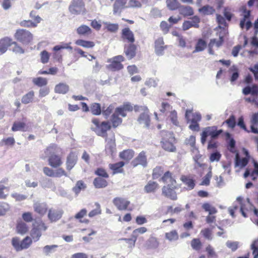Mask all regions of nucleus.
Wrapping results in <instances>:
<instances>
[{
	"label": "nucleus",
	"mask_w": 258,
	"mask_h": 258,
	"mask_svg": "<svg viewBox=\"0 0 258 258\" xmlns=\"http://www.w3.org/2000/svg\"><path fill=\"white\" fill-rule=\"evenodd\" d=\"M165 238L169 241H176L179 238L178 233L176 230H172L165 234Z\"/></svg>",
	"instance_id": "obj_48"
},
{
	"label": "nucleus",
	"mask_w": 258,
	"mask_h": 258,
	"mask_svg": "<svg viewBox=\"0 0 258 258\" xmlns=\"http://www.w3.org/2000/svg\"><path fill=\"white\" fill-rule=\"evenodd\" d=\"M16 41L23 45H28L33 40V35L30 31L25 29H18L14 34Z\"/></svg>",
	"instance_id": "obj_6"
},
{
	"label": "nucleus",
	"mask_w": 258,
	"mask_h": 258,
	"mask_svg": "<svg viewBox=\"0 0 258 258\" xmlns=\"http://www.w3.org/2000/svg\"><path fill=\"white\" fill-rule=\"evenodd\" d=\"M167 46L164 45L163 38L160 37L156 39L155 41V50L157 55H162L164 50Z\"/></svg>",
	"instance_id": "obj_24"
},
{
	"label": "nucleus",
	"mask_w": 258,
	"mask_h": 258,
	"mask_svg": "<svg viewBox=\"0 0 258 258\" xmlns=\"http://www.w3.org/2000/svg\"><path fill=\"white\" fill-rule=\"evenodd\" d=\"M120 37L123 42L129 44L134 43L135 37L133 32L128 27H125L121 30Z\"/></svg>",
	"instance_id": "obj_15"
},
{
	"label": "nucleus",
	"mask_w": 258,
	"mask_h": 258,
	"mask_svg": "<svg viewBox=\"0 0 258 258\" xmlns=\"http://www.w3.org/2000/svg\"><path fill=\"white\" fill-rule=\"evenodd\" d=\"M63 211L58 207H51L48 209L47 218L51 222H55L62 217Z\"/></svg>",
	"instance_id": "obj_13"
},
{
	"label": "nucleus",
	"mask_w": 258,
	"mask_h": 258,
	"mask_svg": "<svg viewBox=\"0 0 258 258\" xmlns=\"http://www.w3.org/2000/svg\"><path fill=\"white\" fill-rule=\"evenodd\" d=\"M125 162L120 161L114 163H110L108 165L109 169L112 171V174L115 175L124 172L123 166Z\"/></svg>",
	"instance_id": "obj_22"
},
{
	"label": "nucleus",
	"mask_w": 258,
	"mask_h": 258,
	"mask_svg": "<svg viewBox=\"0 0 258 258\" xmlns=\"http://www.w3.org/2000/svg\"><path fill=\"white\" fill-rule=\"evenodd\" d=\"M116 145L114 140H111L108 141L105 146V152L107 154L113 155L116 149Z\"/></svg>",
	"instance_id": "obj_45"
},
{
	"label": "nucleus",
	"mask_w": 258,
	"mask_h": 258,
	"mask_svg": "<svg viewBox=\"0 0 258 258\" xmlns=\"http://www.w3.org/2000/svg\"><path fill=\"white\" fill-rule=\"evenodd\" d=\"M77 32L80 35H85L91 34L92 30L89 26L82 25L77 28Z\"/></svg>",
	"instance_id": "obj_50"
},
{
	"label": "nucleus",
	"mask_w": 258,
	"mask_h": 258,
	"mask_svg": "<svg viewBox=\"0 0 258 258\" xmlns=\"http://www.w3.org/2000/svg\"><path fill=\"white\" fill-rule=\"evenodd\" d=\"M228 72L231 74L230 78L231 82H233L237 80L239 76V70L237 67L235 66H232L228 70Z\"/></svg>",
	"instance_id": "obj_43"
},
{
	"label": "nucleus",
	"mask_w": 258,
	"mask_h": 258,
	"mask_svg": "<svg viewBox=\"0 0 258 258\" xmlns=\"http://www.w3.org/2000/svg\"><path fill=\"white\" fill-rule=\"evenodd\" d=\"M161 180L164 183H170L162 187V195L172 201L176 200L177 196L175 190L178 188V186L172 173L169 171H166L161 176Z\"/></svg>",
	"instance_id": "obj_2"
},
{
	"label": "nucleus",
	"mask_w": 258,
	"mask_h": 258,
	"mask_svg": "<svg viewBox=\"0 0 258 258\" xmlns=\"http://www.w3.org/2000/svg\"><path fill=\"white\" fill-rule=\"evenodd\" d=\"M164 169L161 166H157L153 170L152 178L153 179H157L162 175H163Z\"/></svg>",
	"instance_id": "obj_52"
},
{
	"label": "nucleus",
	"mask_w": 258,
	"mask_h": 258,
	"mask_svg": "<svg viewBox=\"0 0 258 258\" xmlns=\"http://www.w3.org/2000/svg\"><path fill=\"white\" fill-rule=\"evenodd\" d=\"M37 19H38L37 18ZM33 22L32 20H24L19 23V25L22 27L25 28H35L38 26V21Z\"/></svg>",
	"instance_id": "obj_41"
},
{
	"label": "nucleus",
	"mask_w": 258,
	"mask_h": 258,
	"mask_svg": "<svg viewBox=\"0 0 258 258\" xmlns=\"http://www.w3.org/2000/svg\"><path fill=\"white\" fill-rule=\"evenodd\" d=\"M127 0H115L113 5V12L114 14H120L126 6Z\"/></svg>",
	"instance_id": "obj_25"
},
{
	"label": "nucleus",
	"mask_w": 258,
	"mask_h": 258,
	"mask_svg": "<svg viewBox=\"0 0 258 258\" xmlns=\"http://www.w3.org/2000/svg\"><path fill=\"white\" fill-rule=\"evenodd\" d=\"M159 184L152 180H150L144 187V190L146 193H155L159 188Z\"/></svg>",
	"instance_id": "obj_31"
},
{
	"label": "nucleus",
	"mask_w": 258,
	"mask_h": 258,
	"mask_svg": "<svg viewBox=\"0 0 258 258\" xmlns=\"http://www.w3.org/2000/svg\"><path fill=\"white\" fill-rule=\"evenodd\" d=\"M29 127L24 121H15L14 122L11 130L12 132H16L18 131L26 132L29 130Z\"/></svg>",
	"instance_id": "obj_26"
},
{
	"label": "nucleus",
	"mask_w": 258,
	"mask_h": 258,
	"mask_svg": "<svg viewBox=\"0 0 258 258\" xmlns=\"http://www.w3.org/2000/svg\"><path fill=\"white\" fill-rule=\"evenodd\" d=\"M253 258H258V239L254 240L251 245Z\"/></svg>",
	"instance_id": "obj_64"
},
{
	"label": "nucleus",
	"mask_w": 258,
	"mask_h": 258,
	"mask_svg": "<svg viewBox=\"0 0 258 258\" xmlns=\"http://www.w3.org/2000/svg\"><path fill=\"white\" fill-rule=\"evenodd\" d=\"M250 15V11L247 10L246 8L243 9V18L240 20V26L242 29H243L245 25V23L247 19H248Z\"/></svg>",
	"instance_id": "obj_57"
},
{
	"label": "nucleus",
	"mask_w": 258,
	"mask_h": 258,
	"mask_svg": "<svg viewBox=\"0 0 258 258\" xmlns=\"http://www.w3.org/2000/svg\"><path fill=\"white\" fill-rule=\"evenodd\" d=\"M113 205L119 211H132L130 207V202L126 199L122 197H116L112 201Z\"/></svg>",
	"instance_id": "obj_14"
},
{
	"label": "nucleus",
	"mask_w": 258,
	"mask_h": 258,
	"mask_svg": "<svg viewBox=\"0 0 258 258\" xmlns=\"http://www.w3.org/2000/svg\"><path fill=\"white\" fill-rule=\"evenodd\" d=\"M242 93L244 95L250 94L252 96H258V85L253 84L251 87L246 86L242 89Z\"/></svg>",
	"instance_id": "obj_32"
},
{
	"label": "nucleus",
	"mask_w": 258,
	"mask_h": 258,
	"mask_svg": "<svg viewBox=\"0 0 258 258\" xmlns=\"http://www.w3.org/2000/svg\"><path fill=\"white\" fill-rule=\"evenodd\" d=\"M10 209L9 204L6 202H0V216L5 215Z\"/></svg>",
	"instance_id": "obj_62"
},
{
	"label": "nucleus",
	"mask_w": 258,
	"mask_h": 258,
	"mask_svg": "<svg viewBox=\"0 0 258 258\" xmlns=\"http://www.w3.org/2000/svg\"><path fill=\"white\" fill-rule=\"evenodd\" d=\"M160 136L161 145L164 150L170 152L176 151V147L174 145L175 139L172 133L163 130L160 132Z\"/></svg>",
	"instance_id": "obj_3"
},
{
	"label": "nucleus",
	"mask_w": 258,
	"mask_h": 258,
	"mask_svg": "<svg viewBox=\"0 0 258 258\" xmlns=\"http://www.w3.org/2000/svg\"><path fill=\"white\" fill-rule=\"evenodd\" d=\"M137 121L139 124L143 125L145 127H149L150 124L151 119L149 115V110L146 109L139 116Z\"/></svg>",
	"instance_id": "obj_20"
},
{
	"label": "nucleus",
	"mask_w": 258,
	"mask_h": 258,
	"mask_svg": "<svg viewBox=\"0 0 258 258\" xmlns=\"http://www.w3.org/2000/svg\"><path fill=\"white\" fill-rule=\"evenodd\" d=\"M94 174L97 177L109 178V175L106 170L103 167H98L94 171Z\"/></svg>",
	"instance_id": "obj_56"
},
{
	"label": "nucleus",
	"mask_w": 258,
	"mask_h": 258,
	"mask_svg": "<svg viewBox=\"0 0 258 258\" xmlns=\"http://www.w3.org/2000/svg\"><path fill=\"white\" fill-rule=\"evenodd\" d=\"M137 46L134 43L125 45L123 52L127 58L129 60L134 58L137 54Z\"/></svg>",
	"instance_id": "obj_19"
},
{
	"label": "nucleus",
	"mask_w": 258,
	"mask_h": 258,
	"mask_svg": "<svg viewBox=\"0 0 258 258\" xmlns=\"http://www.w3.org/2000/svg\"><path fill=\"white\" fill-rule=\"evenodd\" d=\"M32 244V240L29 236H27L22 240L18 237L12 239V245L17 251H22L28 248Z\"/></svg>",
	"instance_id": "obj_10"
},
{
	"label": "nucleus",
	"mask_w": 258,
	"mask_h": 258,
	"mask_svg": "<svg viewBox=\"0 0 258 258\" xmlns=\"http://www.w3.org/2000/svg\"><path fill=\"white\" fill-rule=\"evenodd\" d=\"M8 179H6L0 182V199H6L9 195L10 187L2 184L6 183Z\"/></svg>",
	"instance_id": "obj_33"
},
{
	"label": "nucleus",
	"mask_w": 258,
	"mask_h": 258,
	"mask_svg": "<svg viewBox=\"0 0 258 258\" xmlns=\"http://www.w3.org/2000/svg\"><path fill=\"white\" fill-rule=\"evenodd\" d=\"M114 110V106L112 104L109 105L108 107L105 108L103 107L102 108V114L105 118L107 119L113 112Z\"/></svg>",
	"instance_id": "obj_55"
},
{
	"label": "nucleus",
	"mask_w": 258,
	"mask_h": 258,
	"mask_svg": "<svg viewBox=\"0 0 258 258\" xmlns=\"http://www.w3.org/2000/svg\"><path fill=\"white\" fill-rule=\"evenodd\" d=\"M190 245L193 249L199 251L202 247V243L199 238H194L190 242Z\"/></svg>",
	"instance_id": "obj_53"
},
{
	"label": "nucleus",
	"mask_w": 258,
	"mask_h": 258,
	"mask_svg": "<svg viewBox=\"0 0 258 258\" xmlns=\"http://www.w3.org/2000/svg\"><path fill=\"white\" fill-rule=\"evenodd\" d=\"M202 209L208 213V214H216L218 212L217 209L209 203H205L202 206Z\"/></svg>",
	"instance_id": "obj_46"
},
{
	"label": "nucleus",
	"mask_w": 258,
	"mask_h": 258,
	"mask_svg": "<svg viewBox=\"0 0 258 258\" xmlns=\"http://www.w3.org/2000/svg\"><path fill=\"white\" fill-rule=\"evenodd\" d=\"M69 90V86L66 83H60L54 88V91L58 94H66Z\"/></svg>",
	"instance_id": "obj_38"
},
{
	"label": "nucleus",
	"mask_w": 258,
	"mask_h": 258,
	"mask_svg": "<svg viewBox=\"0 0 258 258\" xmlns=\"http://www.w3.org/2000/svg\"><path fill=\"white\" fill-rule=\"evenodd\" d=\"M47 228V226L41 218L35 219L32 224L30 234L35 241H38L41 236V231H45Z\"/></svg>",
	"instance_id": "obj_7"
},
{
	"label": "nucleus",
	"mask_w": 258,
	"mask_h": 258,
	"mask_svg": "<svg viewBox=\"0 0 258 258\" xmlns=\"http://www.w3.org/2000/svg\"><path fill=\"white\" fill-rule=\"evenodd\" d=\"M87 211L85 209H82L78 213H77L75 216V218L76 219H78L79 222L82 223L88 224L90 221L87 219H83V218L87 215Z\"/></svg>",
	"instance_id": "obj_39"
},
{
	"label": "nucleus",
	"mask_w": 258,
	"mask_h": 258,
	"mask_svg": "<svg viewBox=\"0 0 258 258\" xmlns=\"http://www.w3.org/2000/svg\"><path fill=\"white\" fill-rule=\"evenodd\" d=\"M180 180L187 186L189 190L192 189L195 186V181L188 176L182 175Z\"/></svg>",
	"instance_id": "obj_36"
},
{
	"label": "nucleus",
	"mask_w": 258,
	"mask_h": 258,
	"mask_svg": "<svg viewBox=\"0 0 258 258\" xmlns=\"http://www.w3.org/2000/svg\"><path fill=\"white\" fill-rule=\"evenodd\" d=\"M16 231L17 233L23 235L28 232L29 226L24 221H18L16 224Z\"/></svg>",
	"instance_id": "obj_30"
},
{
	"label": "nucleus",
	"mask_w": 258,
	"mask_h": 258,
	"mask_svg": "<svg viewBox=\"0 0 258 258\" xmlns=\"http://www.w3.org/2000/svg\"><path fill=\"white\" fill-rule=\"evenodd\" d=\"M147 245L149 248H157L159 245V242L157 238L150 237L147 241Z\"/></svg>",
	"instance_id": "obj_63"
},
{
	"label": "nucleus",
	"mask_w": 258,
	"mask_h": 258,
	"mask_svg": "<svg viewBox=\"0 0 258 258\" xmlns=\"http://www.w3.org/2000/svg\"><path fill=\"white\" fill-rule=\"evenodd\" d=\"M133 107L130 103H125L122 105L115 108L114 112L116 113L119 116V115L122 117H125L126 116L127 112L132 111Z\"/></svg>",
	"instance_id": "obj_23"
},
{
	"label": "nucleus",
	"mask_w": 258,
	"mask_h": 258,
	"mask_svg": "<svg viewBox=\"0 0 258 258\" xmlns=\"http://www.w3.org/2000/svg\"><path fill=\"white\" fill-rule=\"evenodd\" d=\"M67 48L66 46H63L62 45H56L53 48V50L54 51H56L55 52L53 53V57L54 59H57L58 61H60L61 58L62 56L61 54L59 52H57V51Z\"/></svg>",
	"instance_id": "obj_54"
},
{
	"label": "nucleus",
	"mask_w": 258,
	"mask_h": 258,
	"mask_svg": "<svg viewBox=\"0 0 258 258\" xmlns=\"http://www.w3.org/2000/svg\"><path fill=\"white\" fill-rule=\"evenodd\" d=\"M90 111L94 115H99L101 114L102 108L100 104L93 103L90 105Z\"/></svg>",
	"instance_id": "obj_49"
},
{
	"label": "nucleus",
	"mask_w": 258,
	"mask_h": 258,
	"mask_svg": "<svg viewBox=\"0 0 258 258\" xmlns=\"http://www.w3.org/2000/svg\"><path fill=\"white\" fill-rule=\"evenodd\" d=\"M125 60V58L122 55L115 56L107 60L108 64L106 66V68L111 72H117L123 68V65L122 62Z\"/></svg>",
	"instance_id": "obj_9"
},
{
	"label": "nucleus",
	"mask_w": 258,
	"mask_h": 258,
	"mask_svg": "<svg viewBox=\"0 0 258 258\" xmlns=\"http://www.w3.org/2000/svg\"><path fill=\"white\" fill-rule=\"evenodd\" d=\"M75 43L79 46L85 48H92L95 46V43L93 41H86L83 39H78Z\"/></svg>",
	"instance_id": "obj_51"
},
{
	"label": "nucleus",
	"mask_w": 258,
	"mask_h": 258,
	"mask_svg": "<svg viewBox=\"0 0 258 258\" xmlns=\"http://www.w3.org/2000/svg\"><path fill=\"white\" fill-rule=\"evenodd\" d=\"M135 154V151L133 150L126 149L119 153V157L126 163H128L134 157Z\"/></svg>",
	"instance_id": "obj_27"
},
{
	"label": "nucleus",
	"mask_w": 258,
	"mask_h": 258,
	"mask_svg": "<svg viewBox=\"0 0 258 258\" xmlns=\"http://www.w3.org/2000/svg\"><path fill=\"white\" fill-rule=\"evenodd\" d=\"M34 96L35 93L34 91L31 90L29 91L22 96L21 99L22 103L27 104L32 102L33 101Z\"/></svg>",
	"instance_id": "obj_40"
},
{
	"label": "nucleus",
	"mask_w": 258,
	"mask_h": 258,
	"mask_svg": "<svg viewBox=\"0 0 258 258\" xmlns=\"http://www.w3.org/2000/svg\"><path fill=\"white\" fill-rule=\"evenodd\" d=\"M249 161V157L240 158L239 153H236L235 158V165L236 167L243 168L246 166Z\"/></svg>",
	"instance_id": "obj_34"
},
{
	"label": "nucleus",
	"mask_w": 258,
	"mask_h": 258,
	"mask_svg": "<svg viewBox=\"0 0 258 258\" xmlns=\"http://www.w3.org/2000/svg\"><path fill=\"white\" fill-rule=\"evenodd\" d=\"M200 22V18L197 16H194L191 18V21H185L183 23L182 29L185 31L191 27L198 28Z\"/></svg>",
	"instance_id": "obj_21"
},
{
	"label": "nucleus",
	"mask_w": 258,
	"mask_h": 258,
	"mask_svg": "<svg viewBox=\"0 0 258 258\" xmlns=\"http://www.w3.org/2000/svg\"><path fill=\"white\" fill-rule=\"evenodd\" d=\"M32 82L34 85L39 87L46 86L48 84L47 79L45 78L41 77L33 78L32 80Z\"/></svg>",
	"instance_id": "obj_42"
},
{
	"label": "nucleus",
	"mask_w": 258,
	"mask_h": 258,
	"mask_svg": "<svg viewBox=\"0 0 258 258\" xmlns=\"http://www.w3.org/2000/svg\"><path fill=\"white\" fill-rule=\"evenodd\" d=\"M166 4L168 9L171 11L178 10L181 5L177 0H166Z\"/></svg>",
	"instance_id": "obj_44"
},
{
	"label": "nucleus",
	"mask_w": 258,
	"mask_h": 258,
	"mask_svg": "<svg viewBox=\"0 0 258 258\" xmlns=\"http://www.w3.org/2000/svg\"><path fill=\"white\" fill-rule=\"evenodd\" d=\"M13 41V40L8 37H5L0 39V52L1 53L6 52L8 48L12 45Z\"/></svg>",
	"instance_id": "obj_28"
},
{
	"label": "nucleus",
	"mask_w": 258,
	"mask_h": 258,
	"mask_svg": "<svg viewBox=\"0 0 258 258\" xmlns=\"http://www.w3.org/2000/svg\"><path fill=\"white\" fill-rule=\"evenodd\" d=\"M44 174L48 177L59 178L62 176H68V174L63 168H59L53 170L48 167L45 166L43 168Z\"/></svg>",
	"instance_id": "obj_12"
},
{
	"label": "nucleus",
	"mask_w": 258,
	"mask_h": 258,
	"mask_svg": "<svg viewBox=\"0 0 258 258\" xmlns=\"http://www.w3.org/2000/svg\"><path fill=\"white\" fill-rule=\"evenodd\" d=\"M22 218L24 222L30 223L35 221L33 218V214L30 212L23 213L22 215Z\"/></svg>",
	"instance_id": "obj_61"
},
{
	"label": "nucleus",
	"mask_w": 258,
	"mask_h": 258,
	"mask_svg": "<svg viewBox=\"0 0 258 258\" xmlns=\"http://www.w3.org/2000/svg\"><path fill=\"white\" fill-rule=\"evenodd\" d=\"M55 149V146L52 145L48 147L45 151V154L49 153L47 159L48 165L54 169L62 168L61 166L63 163L62 157L60 155L53 152Z\"/></svg>",
	"instance_id": "obj_4"
},
{
	"label": "nucleus",
	"mask_w": 258,
	"mask_h": 258,
	"mask_svg": "<svg viewBox=\"0 0 258 258\" xmlns=\"http://www.w3.org/2000/svg\"><path fill=\"white\" fill-rule=\"evenodd\" d=\"M95 206L96 208L91 210L88 214V216L90 218L94 217L101 214L102 210L100 205L98 203H96Z\"/></svg>",
	"instance_id": "obj_60"
},
{
	"label": "nucleus",
	"mask_w": 258,
	"mask_h": 258,
	"mask_svg": "<svg viewBox=\"0 0 258 258\" xmlns=\"http://www.w3.org/2000/svg\"><path fill=\"white\" fill-rule=\"evenodd\" d=\"M101 177H96L93 180V185L96 188H103L107 186L108 182L107 179Z\"/></svg>",
	"instance_id": "obj_29"
},
{
	"label": "nucleus",
	"mask_w": 258,
	"mask_h": 258,
	"mask_svg": "<svg viewBox=\"0 0 258 258\" xmlns=\"http://www.w3.org/2000/svg\"><path fill=\"white\" fill-rule=\"evenodd\" d=\"M199 12L204 15H210L214 14L215 10L212 6L206 5L200 8Z\"/></svg>",
	"instance_id": "obj_47"
},
{
	"label": "nucleus",
	"mask_w": 258,
	"mask_h": 258,
	"mask_svg": "<svg viewBox=\"0 0 258 258\" xmlns=\"http://www.w3.org/2000/svg\"><path fill=\"white\" fill-rule=\"evenodd\" d=\"M207 46V42L203 38H199L196 43L194 52L202 51L205 49Z\"/></svg>",
	"instance_id": "obj_37"
},
{
	"label": "nucleus",
	"mask_w": 258,
	"mask_h": 258,
	"mask_svg": "<svg viewBox=\"0 0 258 258\" xmlns=\"http://www.w3.org/2000/svg\"><path fill=\"white\" fill-rule=\"evenodd\" d=\"M217 126L214 125L204 128L201 134V141L202 144H205L207 141V137L210 136L212 139H217L223 132L222 130H218Z\"/></svg>",
	"instance_id": "obj_8"
},
{
	"label": "nucleus",
	"mask_w": 258,
	"mask_h": 258,
	"mask_svg": "<svg viewBox=\"0 0 258 258\" xmlns=\"http://www.w3.org/2000/svg\"><path fill=\"white\" fill-rule=\"evenodd\" d=\"M91 122L93 124L91 130L98 136L107 139V131L110 130L112 127L116 128L119 126L122 123V119L114 112L111 116L110 121L108 120L101 121L98 118H93Z\"/></svg>",
	"instance_id": "obj_1"
},
{
	"label": "nucleus",
	"mask_w": 258,
	"mask_h": 258,
	"mask_svg": "<svg viewBox=\"0 0 258 258\" xmlns=\"http://www.w3.org/2000/svg\"><path fill=\"white\" fill-rule=\"evenodd\" d=\"M78 161L77 154L74 152H71L67 157L66 165V169L70 171L76 165Z\"/></svg>",
	"instance_id": "obj_18"
},
{
	"label": "nucleus",
	"mask_w": 258,
	"mask_h": 258,
	"mask_svg": "<svg viewBox=\"0 0 258 258\" xmlns=\"http://www.w3.org/2000/svg\"><path fill=\"white\" fill-rule=\"evenodd\" d=\"M148 161L146 152L144 151L141 152L138 156L131 162V165L133 167L141 165L144 167L147 166Z\"/></svg>",
	"instance_id": "obj_16"
},
{
	"label": "nucleus",
	"mask_w": 258,
	"mask_h": 258,
	"mask_svg": "<svg viewBox=\"0 0 258 258\" xmlns=\"http://www.w3.org/2000/svg\"><path fill=\"white\" fill-rule=\"evenodd\" d=\"M179 13L184 17L192 16L194 14L193 9L188 6L180 5L178 9Z\"/></svg>",
	"instance_id": "obj_35"
},
{
	"label": "nucleus",
	"mask_w": 258,
	"mask_h": 258,
	"mask_svg": "<svg viewBox=\"0 0 258 258\" xmlns=\"http://www.w3.org/2000/svg\"><path fill=\"white\" fill-rule=\"evenodd\" d=\"M185 117L187 123H190L188 128L193 132H199L200 130L199 122L202 119L200 113L192 112L191 110H186Z\"/></svg>",
	"instance_id": "obj_5"
},
{
	"label": "nucleus",
	"mask_w": 258,
	"mask_h": 258,
	"mask_svg": "<svg viewBox=\"0 0 258 258\" xmlns=\"http://www.w3.org/2000/svg\"><path fill=\"white\" fill-rule=\"evenodd\" d=\"M86 187V184L83 181L79 180L77 182L75 186L73 188V190L75 194H78L82 189H84Z\"/></svg>",
	"instance_id": "obj_58"
},
{
	"label": "nucleus",
	"mask_w": 258,
	"mask_h": 258,
	"mask_svg": "<svg viewBox=\"0 0 258 258\" xmlns=\"http://www.w3.org/2000/svg\"><path fill=\"white\" fill-rule=\"evenodd\" d=\"M1 145H5L6 146H13L15 144V140L13 137H9L8 138H4L1 141Z\"/></svg>",
	"instance_id": "obj_59"
},
{
	"label": "nucleus",
	"mask_w": 258,
	"mask_h": 258,
	"mask_svg": "<svg viewBox=\"0 0 258 258\" xmlns=\"http://www.w3.org/2000/svg\"><path fill=\"white\" fill-rule=\"evenodd\" d=\"M69 11L75 15L85 13L86 11L83 0H72L69 6Z\"/></svg>",
	"instance_id": "obj_11"
},
{
	"label": "nucleus",
	"mask_w": 258,
	"mask_h": 258,
	"mask_svg": "<svg viewBox=\"0 0 258 258\" xmlns=\"http://www.w3.org/2000/svg\"><path fill=\"white\" fill-rule=\"evenodd\" d=\"M34 211L40 217L44 216L48 212V205L46 203L35 202L33 204Z\"/></svg>",
	"instance_id": "obj_17"
}]
</instances>
